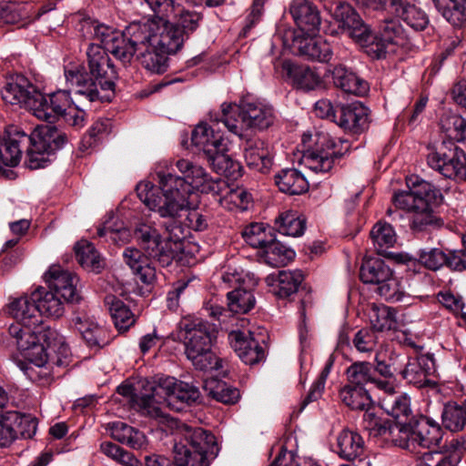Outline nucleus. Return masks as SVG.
<instances>
[{"instance_id":"nucleus-55","label":"nucleus","mask_w":466,"mask_h":466,"mask_svg":"<svg viewBox=\"0 0 466 466\" xmlns=\"http://www.w3.org/2000/svg\"><path fill=\"white\" fill-rule=\"evenodd\" d=\"M259 254L268 265L275 268L285 266L295 258V252L278 241L276 236Z\"/></svg>"},{"instance_id":"nucleus-11","label":"nucleus","mask_w":466,"mask_h":466,"mask_svg":"<svg viewBox=\"0 0 466 466\" xmlns=\"http://www.w3.org/2000/svg\"><path fill=\"white\" fill-rule=\"evenodd\" d=\"M147 30V27L140 25V21L130 23L123 32L116 34V37H113L111 43H107L106 51L111 53L124 66L130 65L139 48L146 45Z\"/></svg>"},{"instance_id":"nucleus-27","label":"nucleus","mask_w":466,"mask_h":466,"mask_svg":"<svg viewBox=\"0 0 466 466\" xmlns=\"http://www.w3.org/2000/svg\"><path fill=\"white\" fill-rule=\"evenodd\" d=\"M377 372L374 370V365L368 361H356L353 362L347 370L346 375L348 384L354 386H361L371 384L377 389L384 392H390L393 390L391 382L386 380H380L375 376Z\"/></svg>"},{"instance_id":"nucleus-53","label":"nucleus","mask_w":466,"mask_h":466,"mask_svg":"<svg viewBox=\"0 0 466 466\" xmlns=\"http://www.w3.org/2000/svg\"><path fill=\"white\" fill-rule=\"evenodd\" d=\"M15 137H20L17 134L14 133L12 127H9L3 135L0 140V169L4 167H15L20 162V151L15 146L19 144V140ZM23 140H27L25 137H21Z\"/></svg>"},{"instance_id":"nucleus-14","label":"nucleus","mask_w":466,"mask_h":466,"mask_svg":"<svg viewBox=\"0 0 466 466\" xmlns=\"http://www.w3.org/2000/svg\"><path fill=\"white\" fill-rule=\"evenodd\" d=\"M222 279L224 282L239 285L227 294L228 310L236 314H245L251 310L256 302L251 288L256 286L258 281L248 274L243 277L241 273L236 271L226 272Z\"/></svg>"},{"instance_id":"nucleus-25","label":"nucleus","mask_w":466,"mask_h":466,"mask_svg":"<svg viewBox=\"0 0 466 466\" xmlns=\"http://www.w3.org/2000/svg\"><path fill=\"white\" fill-rule=\"evenodd\" d=\"M153 391L156 392V399L159 400V402L162 399L160 391H165L168 397V401L177 400L187 404L196 402L200 397V392L197 386L192 383L177 380L173 377L161 380L157 386H155Z\"/></svg>"},{"instance_id":"nucleus-45","label":"nucleus","mask_w":466,"mask_h":466,"mask_svg":"<svg viewBox=\"0 0 466 466\" xmlns=\"http://www.w3.org/2000/svg\"><path fill=\"white\" fill-rule=\"evenodd\" d=\"M168 52L157 47L152 43H147L144 47H140L137 59L141 65L148 71L156 74H163L168 67Z\"/></svg>"},{"instance_id":"nucleus-38","label":"nucleus","mask_w":466,"mask_h":466,"mask_svg":"<svg viewBox=\"0 0 466 466\" xmlns=\"http://www.w3.org/2000/svg\"><path fill=\"white\" fill-rule=\"evenodd\" d=\"M331 75L334 86L345 93L360 96L369 91L368 83L342 65L336 66Z\"/></svg>"},{"instance_id":"nucleus-28","label":"nucleus","mask_w":466,"mask_h":466,"mask_svg":"<svg viewBox=\"0 0 466 466\" xmlns=\"http://www.w3.org/2000/svg\"><path fill=\"white\" fill-rule=\"evenodd\" d=\"M440 203L427 202L422 208L410 214L409 228L413 235L431 234L444 227V220L432 208L433 205Z\"/></svg>"},{"instance_id":"nucleus-35","label":"nucleus","mask_w":466,"mask_h":466,"mask_svg":"<svg viewBox=\"0 0 466 466\" xmlns=\"http://www.w3.org/2000/svg\"><path fill=\"white\" fill-rule=\"evenodd\" d=\"M144 251H146L144 249ZM144 255L136 248H127L124 250L123 258L125 263L133 270L138 279L145 284L152 283L156 279V268L148 259L158 263L154 258L150 257L147 252Z\"/></svg>"},{"instance_id":"nucleus-18","label":"nucleus","mask_w":466,"mask_h":466,"mask_svg":"<svg viewBox=\"0 0 466 466\" xmlns=\"http://www.w3.org/2000/svg\"><path fill=\"white\" fill-rule=\"evenodd\" d=\"M466 451V440L452 439L439 451H420L416 466H456Z\"/></svg>"},{"instance_id":"nucleus-23","label":"nucleus","mask_w":466,"mask_h":466,"mask_svg":"<svg viewBox=\"0 0 466 466\" xmlns=\"http://www.w3.org/2000/svg\"><path fill=\"white\" fill-rule=\"evenodd\" d=\"M289 11L302 33L307 35H315L319 33L321 18L314 4L309 0H293Z\"/></svg>"},{"instance_id":"nucleus-29","label":"nucleus","mask_w":466,"mask_h":466,"mask_svg":"<svg viewBox=\"0 0 466 466\" xmlns=\"http://www.w3.org/2000/svg\"><path fill=\"white\" fill-rule=\"evenodd\" d=\"M414 453H420L419 449H431L440 446L443 431L441 426L428 417H413Z\"/></svg>"},{"instance_id":"nucleus-46","label":"nucleus","mask_w":466,"mask_h":466,"mask_svg":"<svg viewBox=\"0 0 466 466\" xmlns=\"http://www.w3.org/2000/svg\"><path fill=\"white\" fill-rule=\"evenodd\" d=\"M5 418L12 428L15 441L17 439H31L36 432L37 420L31 414H24L18 411H6Z\"/></svg>"},{"instance_id":"nucleus-6","label":"nucleus","mask_w":466,"mask_h":466,"mask_svg":"<svg viewBox=\"0 0 466 466\" xmlns=\"http://www.w3.org/2000/svg\"><path fill=\"white\" fill-rule=\"evenodd\" d=\"M12 130L19 137L27 138L25 141L22 137H15L20 142L15 147L19 149L20 157L23 148L26 149L25 165L30 169L45 167L51 162V157L68 142L67 135L51 125L38 126L29 136L17 127L12 126Z\"/></svg>"},{"instance_id":"nucleus-43","label":"nucleus","mask_w":466,"mask_h":466,"mask_svg":"<svg viewBox=\"0 0 466 466\" xmlns=\"http://www.w3.org/2000/svg\"><path fill=\"white\" fill-rule=\"evenodd\" d=\"M59 294L52 289L47 291L45 288L39 287L32 293V301L35 303L40 318L47 317L59 318L63 315L64 306Z\"/></svg>"},{"instance_id":"nucleus-63","label":"nucleus","mask_w":466,"mask_h":466,"mask_svg":"<svg viewBox=\"0 0 466 466\" xmlns=\"http://www.w3.org/2000/svg\"><path fill=\"white\" fill-rule=\"evenodd\" d=\"M111 128L112 123L110 119L105 118L95 121L82 137L80 149L85 151L96 147L111 132Z\"/></svg>"},{"instance_id":"nucleus-36","label":"nucleus","mask_w":466,"mask_h":466,"mask_svg":"<svg viewBox=\"0 0 466 466\" xmlns=\"http://www.w3.org/2000/svg\"><path fill=\"white\" fill-rule=\"evenodd\" d=\"M74 324L86 345L91 349H101L111 340V335L106 328L86 318L76 317Z\"/></svg>"},{"instance_id":"nucleus-10","label":"nucleus","mask_w":466,"mask_h":466,"mask_svg":"<svg viewBox=\"0 0 466 466\" xmlns=\"http://www.w3.org/2000/svg\"><path fill=\"white\" fill-rule=\"evenodd\" d=\"M194 146L201 149L212 169L217 173H227L228 167L233 166L232 160L223 153L224 143L219 132L214 127L201 123L198 125L191 135Z\"/></svg>"},{"instance_id":"nucleus-40","label":"nucleus","mask_w":466,"mask_h":466,"mask_svg":"<svg viewBox=\"0 0 466 466\" xmlns=\"http://www.w3.org/2000/svg\"><path fill=\"white\" fill-rule=\"evenodd\" d=\"M171 6V22L175 25L178 31H180L182 37L185 39L189 38L198 28L203 20V15L195 10L187 9L179 5H175L172 2Z\"/></svg>"},{"instance_id":"nucleus-37","label":"nucleus","mask_w":466,"mask_h":466,"mask_svg":"<svg viewBox=\"0 0 466 466\" xmlns=\"http://www.w3.org/2000/svg\"><path fill=\"white\" fill-rule=\"evenodd\" d=\"M405 360H407V356L398 353L389 347L380 348L375 354L374 370L381 377L380 380H389L395 374H400Z\"/></svg>"},{"instance_id":"nucleus-30","label":"nucleus","mask_w":466,"mask_h":466,"mask_svg":"<svg viewBox=\"0 0 466 466\" xmlns=\"http://www.w3.org/2000/svg\"><path fill=\"white\" fill-rule=\"evenodd\" d=\"M243 155L247 166L260 173H268L273 165L271 149L264 140H247L243 147Z\"/></svg>"},{"instance_id":"nucleus-31","label":"nucleus","mask_w":466,"mask_h":466,"mask_svg":"<svg viewBox=\"0 0 466 466\" xmlns=\"http://www.w3.org/2000/svg\"><path fill=\"white\" fill-rule=\"evenodd\" d=\"M378 34L377 36L372 35V39L366 45L376 46V49L371 47V50L376 53L377 58L385 56L388 45H402L405 40L404 30L400 22L395 19L381 22Z\"/></svg>"},{"instance_id":"nucleus-33","label":"nucleus","mask_w":466,"mask_h":466,"mask_svg":"<svg viewBox=\"0 0 466 466\" xmlns=\"http://www.w3.org/2000/svg\"><path fill=\"white\" fill-rule=\"evenodd\" d=\"M293 48L299 55L321 63L329 62L333 56V49L327 40L315 39L310 35L296 36L293 40Z\"/></svg>"},{"instance_id":"nucleus-34","label":"nucleus","mask_w":466,"mask_h":466,"mask_svg":"<svg viewBox=\"0 0 466 466\" xmlns=\"http://www.w3.org/2000/svg\"><path fill=\"white\" fill-rule=\"evenodd\" d=\"M391 11L416 31L424 30L429 25L428 15L408 0H388Z\"/></svg>"},{"instance_id":"nucleus-61","label":"nucleus","mask_w":466,"mask_h":466,"mask_svg":"<svg viewBox=\"0 0 466 466\" xmlns=\"http://www.w3.org/2000/svg\"><path fill=\"white\" fill-rule=\"evenodd\" d=\"M441 418L446 429L451 431H461L466 426V400L462 405L456 403L445 405Z\"/></svg>"},{"instance_id":"nucleus-54","label":"nucleus","mask_w":466,"mask_h":466,"mask_svg":"<svg viewBox=\"0 0 466 466\" xmlns=\"http://www.w3.org/2000/svg\"><path fill=\"white\" fill-rule=\"evenodd\" d=\"M441 15L452 25L466 23V0H432Z\"/></svg>"},{"instance_id":"nucleus-39","label":"nucleus","mask_w":466,"mask_h":466,"mask_svg":"<svg viewBox=\"0 0 466 466\" xmlns=\"http://www.w3.org/2000/svg\"><path fill=\"white\" fill-rule=\"evenodd\" d=\"M380 431L381 437L414 453L413 417L409 421H389L385 427L380 428Z\"/></svg>"},{"instance_id":"nucleus-48","label":"nucleus","mask_w":466,"mask_h":466,"mask_svg":"<svg viewBox=\"0 0 466 466\" xmlns=\"http://www.w3.org/2000/svg\"><path fill=\"white\" fill-rule=\"evenodd\" d=\"M275 182L281 192L289 195H299L309 188L304 176L295 168L281 170L275 176Z\"/></svg>"},{"instance_id":"nucleus-7","label":"nucleus","mask_w":466,"mask_h":466,"mask_svg":"<svg viewBox=\"0 0 466 466\" xmlns=\"http://www.w3.org/2000/svg\"><path fill=\"white\" fill-rule=\"evenodd\" d=\"M218 451L216 437L211 432L185 425L175 442L173 460L176 466H209Z\"/></svg>"},{"instance_id":"nucleus-26","label":"nucleus","mask_w":466,"mask_h":466,"mask_svg":"<svg viewBox=\"0 0 466 466\" xmlns=\"http://www.w3.org/2000/svg\"><path fill=\"white\" fill-rule=\"evenodd\" d=\"M231 347L239 359L248 365H255L265 359V350L258 341L250 334L246 335L239 330H233L228 334Z\"/></svg>"},{"instance_id":"nucleus-13","label":"nucleus","mask_w":466,"mask_h":466,"mask_svg":"<svg viewBox=\"0 0 466 466\" xmlns=\"http://www.w3.org/2000/svg\"><path fill=\"white\" fill-rule=\"evenodd\" d=\"M3 100L6 104L25 107L34 114L35 107L39 106L41 92L23 75H15L6 79L1 90Z\"/></svg>"},{"instance_id":"nucleus-42","label":"nucleus","mask_w":466,"mask_h":466,"mask_svg":"<svg viewBox=\"0 0 466 466\" xmlns=\"http://www.w3.org/2000/svg\"><path fill=\"white\" fill-rule=\"evenodd\" d=\"M304 279L300 270H281L270 283V291L279 299H288L297 293Z\"/></svg>"},{"instance_id":"nucleus-64","label":"nucleus","mask_w":466,"mask_h":466,"mask_svg":"<svg viewBox=\"0 0 466 466\" xmlns=\"http://www.w3.org/2000/svg\"><path fill=\"white\" fill-rule=\"evenodd\" d=\"M442 130L457 141H466V119L455 115H445L441 119Z\"/></svg>"},{"instance_id":"nucleus-50","label":"nucleus","mask_w":466,"mask_h":466,"mask_svg":"<svg viewBox=\"0 0 466 466\" xmlns=\"http://www.w3.org/2000/svg\"><path fill=\"white\" fill-rule=\"evenodd\" d=\"M110 430L114 440L131 449L139 450L147 444V437L142 431L122 421L113 422Z\"/></svg>"},{"instance_id":"nucleus-59","label":"nucleus","mask_w":466,"mask_h":466,"mask_svg":"<svg viewBox=\"0 0 466 466\" xmlns=\"http://www.w3.org/2000/svg\"><path fill=\"white\" fill-rule=\"evenodd\" d=\"M276 227L282 235L299 237L304 233L306 219L299 216L298 212L289 210L281 213L276 218Z\"/></svg>"},{"instance_id":"nucleus-57","label":"nucleus","mask_w":466,"mask_h":466,"mask_svg":"<svg viewBox=\"0 0 466 466\" xmlns=\"http://www.w3.org/2000/svg\"><path fill=\"white\" fill-rule=\"evenodd\" d=\"M342 402L351 410H360L372 406L371 398L364 387L346 384L339 391Z\"/></svg>"},{"instance_id":"nucleus-58","label":"nucleus","mask_w":466,"mask_h":466,"mask_svg":"<svg viewBox=\"0 0 466 466\" xmlns=\"http://www.w3.org/2000/svg\"><path fill=\"white\" fill-rule=\"evenodd\" d=\"M371 329L384 331L396 329V310L386 305H372L370 312Z\"/></svg>"},{"instance_id":"nucleus-2","label":"nucleus","mask_w":466,"mask_h":466,"mask_svg":"<svg viewBox=\"0 0 466 466\" xmlns=\"http://www.w3.org/2000/svg\"><path fill=\"white\" fill-rule=\"evenodd\" d=\"M9 313L22 325L10 327V334L16 338L18 349L26 362L20 360L19 368L27 378L41 384H46L51 380V368L46 364V353L45 345L53 335L51 329L42 324L37 307L30 297L25 296L10 303Z\"/></svg>"},{"instance_id":"nucleus-44","label":"nucleus","mask_w":466,"mask_h":466,"mask_svg":"<svg viewBox=\"0 0 466 466\" xmlns=\"http://www.w3.org/2000/svg\"><path fill=\"white\" fill-rule=\"evenodd\" d=\"M386 396L381 398V408L397 421H409L412 417L410 398L401 393L395 392V388L390 392H384Z\"/></svg>"},{"instance_id":"nucleus-1","label":"nucleus","mask_w":466,"mask_h":466,"mask_svg":"<svg viewBox=\"0 0 466 466\" xmlns=\"http://www.w3.org/2000/svg\"><path fill=\"white\" fill-rule=\"evenodd\" d=\"M157 176L158 188L149 181H142L137 184L136 191L150 210L168 218L163 225L168 237L162 240L158 231L147 224L138 225L134 234L141 248L158 261L159 266L166 268L171 265L183 248L181 241L185 233L177 218L182 210L188 208L189 187L173 177L170 172L158 171Z\"/></svg>"},{"instance_id":"nucleus-16","label":"nucleus","mask_w":466,"mask_h":466,"mask_svg":"<svg viewBox=\"0 0 466 466\" xmlns=\"http://www.w3.org/2000/svg\"><path fill=\"white\" fill-rule=\"evenodd\" d=\"M442 196L438 188L427 181L418 182L406 191L393 195L392 201L396 208L407 210L411 214L427 202H441Z\"/></svg>"},{"instance_id":"nucleus-56","label":"nucleus","mask_w":466,"mask_h":466,"mask_svg":"<svg viewBox=\"0 0 466 466\" xmlns=\"http://www.w3.org/2000/svg\"><path fill=\"white\" fill-rule=\"evenodd\" d=\"M203 390L208 396L225 404H234L240 397L238 389L217 379L206 380Z\"/></svg>"},{"instance_id":"nucleus-8","label":"nucleus","mask_w":466,"mask_h":466,"mask_svg":"<svg viewBox=\"0 0 466 466\" xmlns=\"http://www.w3.org/2000/svg\"><path fill=\"white\" fill-rule=\"evenodd\" d=\"M172 9L173 7L170 6L163 14L157 10H149L152 13L151 18L144 22L140 21V25L147 29L145 44L152 43L169 54H176L182 48L185 39L170 20Z\"/></svg>"},{"instance_id":"nucleus-22","label":"nucleus","mask_w":466,"mask_h":466,"mask_svg":"<svg viewBox=\"0 0 466 466\" xmlns=\"http://www.w3.org/2000/svg\"><path fill=\"white\" fill-rule=\"evenodd\" d=\"M41 105L35 107L34 116L38 119L53 123L64 116L72 105L70 92L68 90H57L48 96L41 93V98L37 99Z\"/></svg>"},{"instance_id":"nucleus-19","label":"nucleus","mask_w":466,"mask_h":466,"mask_svg":"<svg viewBox=\"0 0 466 466\" xmlns=\"http://www.w3.org/2000/svg\"><path fill=\"white\" fill-rule=\"evenodd\" d=\"M176 167L182 176L172 174V177L185 182L189 187V196L194 189L208 193L216 189L217 182L201 167L189 159L181 158L176 162Z\"/></svg>"},{"instance_id":"nucleus-41","label":"nucleus","mask_w":466,"mask_h":466,"mask_svg":"<svg viewBox=\"0 0 466 466\" xmlns=\"http://www.w3.org/2000/svg\"><path fill=\"white\" fill-rule=\"evenodd\" d=\"M2 25H18L25 27L40 16V13L33 11V6L27 4L3 3L0 4Z\"/></svg>"},{"instance_id":"nucleus-62","label":"nucleus","mask_w":466,"mask_h":466,"mask_svg":"<svg viewBox=\"0 0 466 466\" xmlns=\"http://www.w3.org/2000/svg\"><path fill=\"white\" fill-rule=\"evenodd\" d=\"M289 74L297 87L303 90H313L321 85L320 76L309 66H292Z\"/></svg>"},{"instance_id":"nucleus-4","label":"nucleus","mask_w":466,"mask_h":466,"mask_svg":"<svg viewBox=\"0 0 466 466\" xmlns=\"http://www.w3.org/2000/svg\"><path fill=\"white\" fill-rule=\"evenodd\" d=\"M184 332V347L187 358L196 369L200 370H218L222 367L212 351V344L217 337L215 325L196 317H186L180 322Z\"/></svg>"},{"instance_id":"nucleus-3","label":"nucleus","mask_w":466,"mask_h":466,"mask_svg":"<svg viewBox=\"0 0 466 466\" xmlns=\"http://www.w3.org/2000/svg\"><path fill=\"white\" fill-rule=\"evenodd\" d=\"M86 56L89 72L81 65H69L65 67V77L67 86L75 88L77 95L93 102L102 98L97 86L113 92L118 76L107 52L100 45L90 44Z\"/></svg>"},{"instance_id":"nucleus-47","label":"nucleus","mask_w":466,"mask_h":466,"mask_svg":"<svg viewBox=\"0 0 466 466\" xmlns=\"http://www.w3.org/2000/svg\"><path fill=\"white\" fill-rule=\"evenodd\" d=\"M105 304L107 307L116 329L119 332L127 331L136 319L135 316L124 301L114 295H107L105 298Z\"/></svg>"},{"instance_id":"nucleus-32","label":"nucleus","mask_w":466,"mask_h":466,"mask_svg":"<svg viewBox=\"0 0 466 466\" xmlns=\"http://www.w3.org/2000/svg\"><path fill=\"white\" fill-rule=\"evenodd\" d=\"M336 441V452L342 460L350 462L367 460L363 458L365 452L364 441L359 432L343 429L339 432Z\"/></svg>"},{"instance_id":"nucleus-12","label":"nucleus","mask_w":466,"mask_h":466,"mask_svg":"<svg viewBox=\"0 0 466 466\" xmlns=\"http://www.w3.org/2000/svg\"><path fill=\"white\" fill-rule=\"evenodd\" d=\"M427 163L443 177L457 178L466 165V154L453 142H442L437 150L428 154Z\"/></svg>"},{"instance_id":"nucleus-9","label":"nucleus","mask_w":466,"mask_h":466,"mask_svg":"<svg viewBox=\"0 0 466 466\" xmlns=\"http://www.w3.org/2000/svg\"><path fill=\"white\" fill-rule=\"evenodd\" d=\"M349 149L347 141L336 139L328 133L316 134L315 145L303 155L305 165L316 173H327L334 165V160Z\"/></svg>"},{"instance_id":"nucleus-49","label":"nucleus","mask_w":466,"mask_h":466,"mask_svg":"<svg viewBox=\"0 0 466 466\" xmlns=\"http://www.w3.org/2000/svg\"><path fill=\"white\" fill-rule=\"evenodd\" d=\"M76 258L82 268L96 273L100 272L105 262L93 243L82 239L75 246Z\"/></svg>"},{"instance_id":"nucleus-5","label":"nucleus","mask_w":466,"mask_h":466,"mask_svg":"<svg viewBox=\"0 0 466 466\" xmlns=\"http://www.w3.org/2000/svg\"><path fill=\"white\" fill-rule=\"evenodd\" d=\"M274 120L273 107L248 95L238 105L222 104L221 116L215 125L222 122L231 133L242 137L245 128L264 130L272 126Z\"/></svg>"},{"instance_id":"nucleus-60","label":"nucleus","mask_w":466,"mask_h":466,"mask_svg":"<svg viewBox=\"0 0 466 466\" xmlns=\"http://www.w3.org/2000/svg\"><path fill=\"white\" fill-rule=\"evenodd\" d=\"M370 238L378 253H383L397 241L392 226L386 222H377L370 230Z\"/></svg>"},{"instance_id":"nucleus-21","label":"nucleus","mask_w":466,"mask_h":466,"mask_svg":"<svg viewBox=\"0 0 466 466\" xmlns=\"http://www.w3.org/2000/svg\"><path fill=\"white\" fill-rule=\"evenodd\" d=\"M46 281L50 289L65 301H78L77 290L78 278L74 273L65 270L59 265H52L45 275Z\"/></svg>"},{"instance_id":"nucleus-24","label":"nucleus","mask_w":466,"mask_h":466,"mask_svg":"<svg viewBox=\"0 0 466 466\" xmlns=\"http://www.w3.org/2000/svg\"><path fill=\"white\" fill-rule=\"evenodd\" d=\"M154 385H149L148 392L137 395L131 384H121L117 387V393L129 398L133 406L146 416L154 419L165 418L164 412L159 406V400L156 399V392L153 391Z\"/></svg>"},{"instance_id":"nucleus-51","label":"nucleus","mask_w":466,"mask_h":466,"mask_svg":"<svg viewBox=\"0 0 466 466\" xmlns=\"http://www.w3.org/2000/svg\"><path fill=\"white\" fill-rule=\"evenodd\" d=\"M392 270L384 260L378 258H368L363 261L360 269V278L366 284H374L377 287L390 277Z\"/></svg>"},{"instance_id":"nucleus-15","label":"nucleus","mask_w":466,"mask_h":466,"mask_svg":"<svg viewBox=\"0 0 466 466\" xmlns=\"http://www.w3.org/2000/svg\"><path fill=\"white\" fill-rule=\"evenodd\" d=\"M332 17L349 35L360 45H367L372 39V32L355 9L348 3L337 2L331 7Z\"/></svg>"},{"instance_id":"nucleus-17","label":"nucleus","mask_w":466,"mask_h":466,"mask_svg":"<svg viewBox=\"0 0 466 466\" xmlns=\"http://www.w3.org/2000/svg\"><path fill=\"white\" fill-rule=\"evenodd\" d=\"M436 370L433 355L424 354L418 357H408L403 361L400 375L410 384L424 388L435 384L431 380Z\"/></svg>"},{"instance_id":"nucleus-20","label":"nucleus","mask_w":466,"mask_h":466,"mask_svg":"<svg viewBox=\"0 0 466 466\" xmlns=\"http://www.w3.org/2000/svg\"><path fill=\"white\" fill-rule=\"evenodd\" d=\"M337 112L335 123L346 132L360 134L369 128V108L361 102L337 105Z\"/></svg>"},{"instance_id":"nucleus-52","label":"nucleus","mask_w":466,"mask_h":466,"mask_svg":"<svg viewBox=\"0 0 466 466\" xmlns=\"http://www.w3.org/2000/svg\"><path fill=\"white\" fill-rule=\"evenodd\" d=\"M276 236L272 228L263 223H251L242 231L244 240L252 248L262 251L268 244L274 240Z\"/></svg>"}]
</instances>
